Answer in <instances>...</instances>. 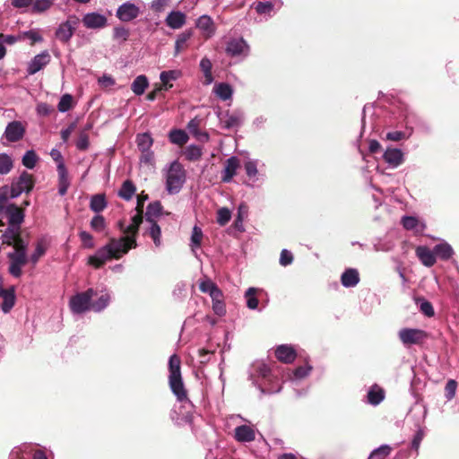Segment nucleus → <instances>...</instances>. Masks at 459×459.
<instances>
[{"mask_svg": "<svg viewBox=\"0 0 459 459\" xmlns=\"http://www.w3.org/2000/svg\"><path fill=\"white\" fill-rule=\"evenodd\" d=\"M136 141L141 152L150 151L153 143V140L148 133L137 135Z\"/></svg>", "mask_w": 459, "mask_h": 459, "instance_id": "obj_39", "label": "nucleus"}, {"mask_svg": "<svg viewBox=\"0 0 459 459\" xmlns=\"http://www.w3.org/2000/svg\"><path fill=\"white\" fill-rule=\"evenodd\" d=\"M256 290L255 288H249L246 291L247 306L250 309H255L258 307V299L255 297Z\"/></svg>", "mask_w": 459, "mask_h": 459, "instance_id": "obj_49", "label": "nucleus"}, {"mask_svg": "<svg viewBox=\"0 0 459 459\" xmlns=\"http://www.w3.org/2000/svg\"><path fill=\"white\" fill-rule=\"evenodd\" d=\"M383 158L386 163L393 167H398L403 160V154L399 149H387Z\"/></svg>", "mask_w": 459, "mask_h": 459, "instance_id": "obj_25", "label": "nucleus"}, {"mask_svg": "<svg viewBox=\"0 0 459 459\" xmlns=\"http://www.w3.org/2000/svg\"><path fill=\"white\" fill-rule=\"evenodd\" d=\"M203 231L202 229L198 226H195L193 228L192 236H191V247L194 248L200 247L203 240Z\"/></svg>", "mask_w": 459, "mask_h": 459, "instance_id": "obj_44", "label": "nucleus"}, {"mask_svg": "<svg viewBox=\"0 0 459 459\" xmlns=\"http://www.w3.org/2000/svg\"><path fill=\"white\" fill-rule=\"evenodd\" d=\"M13 168V160L7 154L2 153V174L8 173Z\"/></svg>", "mask_w": 459, "mask_h": 459, "instance_id": "obj_60", "label": "nucleus"}, {"mask_svg": "<svg viewBox=\"0 0 459 459\" xmlns=\"http://www.w3.org/2000/svg\"><path fill=\"white\" fill-rule=\"evenodd\" d=\"M38 157L33 150L27 151L22 157V165L28 169H33L36 166Z\"/></svg>", "mask_w": 459, "mask_h": 459, "instance_id": "obj_46", "label": "nucleus"}, {"mask_svg": "<svg viewBox=\"0 0 459 459\" xmlns=\"http://www.w3.org/2000/svg\"><path fill=\"white\" fill-rule=\"evenodd\" d=\"M186 170L183 165L178 160H174L170 164L166 176L167 191L171 195L178 193L186 182Z\"/></svg>", "mask_w": 459, "mask_h": 459, "instance_id": "obj_6", "label": "nucleus"}, {"mask_svg": "<svg viewBox=\"0 0 459 459\" xmlns=\"http://www.w3.org/2000/svg\"><path fill=\"white\" fill-rule=\"evenodd\" d=\"M293 262V255L287 249H283L281 252L280 264L282 266H287Z\"/></svg>", "mask_w": 459, "mask_h": 459, "instance_id": "obj_59", "label": "nucleus"}, {"mask_svg": "<svg viewBox=\"0 0 459 459\" xmlns=\"http://www.w3.org/2000/svg\"><path fill=\"white\" fill-rule=\"evenodd\" d=\"M136 247L137 243L132 238H112L104 247L99 248L95 255L89 256L88 264L91 265L95 269H100L107 261L111 259H120L130 249L135 248Z\"/></svg>", "mask_w": 459, "mask_h": 459, "instance_id": "obj_1", "label": "nucleus"}, {"mask_svg": "<svg viewBox=\"0 0 459 459\" xmlns=\"http://www.w3.org/2000/svg\"><path fill=\"white\" fill-rule=\"evenodd\" d=\"M74 100L72 95L66 93L64 94L57 105V108L60 112H66L73 108Z\"/></svg>", "mask_w": 459, "mask_h": 459, "instance_id": "obj_47", "label": "nucleus"}, {"mask_svg": "<svg viewBox=\"0 0 459 459\" xmlns=\"http://www.w3.org/2000/svg\"><path fill=\"white\" fill-rule=\"evenodd\" d=\"M169 140L172 143L183 146L188 141V135L186 133L180 129H175L169 133Z\"/></svg>", "mask_w": 459, "mask_h": 459, "instance_id": "obj_36", "label": "nucleus"}, {"mask_svg": "<svg viewBox=\"0 0 459 459\" xmlns=\"http://www.w3.org/2000/svg\"><path fill=\"white\" fill-rule=\"evenodd\" d=\"M181 360L180 358L173 354L169 360V384L172 393L176 395L178 402H185L187 398V392L185 388L181 377Z\"/></svg>", "mask_w": 459, "mask_h": 459, "instance_id": "obj_4", "label": "nucleus"}, {"mask_svg": "<svg viewBox=\"0 0 459 459\" xmlns=\"http://www.w3.org/2000/svg\"><path fill=\"white\" fill-rule=\"evenodd\" d=\"M50 62V56L48 51H44L34 56V58L29 64L27 72L29 74H35L40 71Z\"/></svg>", "mask_w": 459, "mask_h": 459, "instance_id": "obj_16", "label": "nucleus"}, {"mask_svg": "<svg viewBox=\"0 0 459 459\" xmlns=\"http://www.w3.org/2000/svg\"><path fill=\"white\" fill-rule=\"evenodd\" d=\"M161 209L162 205L159 201L149 204L145 213L146 221H153L154 218L160 214Z\"/></svg>", "mask_w": 459, "mask_h": 459, "instance_id": "obj_37", "label": "nucleus"}, {"mask_svg": "<svg viewBox=\"0 0 459 459\" xmlns=\"http://www.w3.org/2000/svg\"><path fill=\"white\" fill-rule=\"evenodd\" d=\"M19 38L22 39V40H24L26 39H30L31 46H33L37 42H41L43 40V38L39 34V32L33 30L20 34Z\"/></svg>", "mask_w": 459, "mask_h": 459, "instance_id": "obj_51", "label": "nucleus"}, {"mask_svg": "<svg viewBox=\"0 0 459 459\" xmlns=\"http://www.w3.org/2000/svg\"><path fill=\"white\" fill-rule=\"evenodd\" d=\"M385 398V391L377 385L371 386L368 393V402L372 405L379 404Z\"/></svg>", "mask_w": 459, "mask_h": 459, "instance_id": "obj_28", "label": "nucleus"}, {"mask_svg": "<svg viewBox=\"0 0 459 459\" xmlns=\"http://www.w3.org/2000/svg\"><path fill=\"white\" fill-rule=\"evenodd\" d=\"M2 213L4 214L8 223V227L2 233V239H12L13 241V238H22L21 226L24 221V208L14 204L6 206L2 205Z\"/></svg>", "mask_w": 459, "mask_h": 459, "instance_id": "obj_3", "label": "nucleus"}, {"mask_svg": "<svg viewBox=\"0 0 459 459\" xmlns=\"http://www.w3.org/2000/svg\"><path fill=\"white\" fill-rule=\"evenodd\" d=\"M248 47L244 39H231L228 42L225 52L228 56H240Z\"/></svg>", "mask_w": 459, "mask_h": 459, "instance_id": "obj_20", "label": "nucleus"}, {"mask_svg": "<svg viewBox=\"0 0 459 459\" xmlns=\"http://www.w3.org/2000/svg\"><path fill=\"white\" fill-rule=\"evenodd\" d=\"M212 63L207 57H204L200 62V68L203 71L205 77V83L210 84L213 78L212 74Z\"/></svg>", "mask_w": 459, "mask_h": 459, "instance_id": "obj_41", "label": "nucleus"}, {"mask_svg": "<svg viewBox=\"0 0 459 459\" xmlns=\"http://www.w3.org/2000/svg\"><path fill=\"white\" fill-rule=\"evenodd\" d=\"M245 170L249 178H254L257 175L256 163L253 160H248L245 163Z\"/></svg>", "mask_w": 459, "mask_h": 459, "instance_id": "obj_57", "label": "nucleus"}, {"mask_svg": "<svg viewBox=\"0 0 459 459\" xmlns=\"http://www.w3.org/2000/svg\"><path fill=\"white\" fill-rule=\"evenodd\" d=\"M199 123L200 121L196 118L190 120L187 125V129L198 141L203 143L207 142L209 140V135L206 132H202L199 129Z\"/></svg>", "mask_w": 459, "mask_h": 459, "instance_id": "obj_26", "label": "nucleus"}, {"mask_svg": "<svg viewBox=\"0 0 459 459\" xmlns=\"http://www.w3.org/2000/svg\"><path fill=\"white\" fill-rule=\"evenodd\" d=\"M359 281L358 270L353 268L346 269L341 276V282L346 288L356 286Z\"/></svg>", "mask_w": 459, "mask_h": 459, "instance_id": "obj_24", "label": "nucleus"}, {"mask_svg": "<svg viewBox=\"0 0 459 459\" xmlns=\"http://www.w3.org/2000/svg\"><path fill=\"white\" fill-rule=\"evenodd\" d=\"M217 285L211 280H206L199 284V290L204 293L210 294L212 292L213 289H215Z\"/></svg>", "mask_w": 459, "mask_h": 459, "instance_id": "obj_61", "label": "nucleus"}, {"mask_svg": "<svg viewBox=\"0 0 459 459\" xmlns=\"http://www.w3.org/2000/svg\"><path fill=\"white\" fill-rule=\"evenodd\" d=\"M402 224L407 230H414L416 234H422L426 229V225L420 222L416 217L404 216L402 219Z\"/></svg>", "mask_w": 459, "mask_h": 459, "instance_id": "obj_23", "label": "nucleus"}, {"mask_svg": "<svg viewBox=\"0 0 459 459\" xmlns=\"http://www.w3.org/2000/svg\"><path fill=\"white\" fill-rule=\"evenodd\" d=\"M435 256L442 260H448L454 255L452 247L447 243H440L434 247Z\"/></svg>", "mask_w": 459, "mask_h": 459, "instance_id": "obj_30", "label": "nucleus"}, {"mask_svg": "<svg viewBox=\"0 0 459 459\" xmlns=\"http://www.w3.org/2000/svg\"><path fill=\"white\" fill-rule=\"evenodd\" d=\"M93 288H89L85 291L79 292L71 297L69 307L74 314H83L91 310V299H93Z\"/></svg>", "mask_w": 459, "mask_h": 459, "instance_id": "obj_7", "label": "nucleus"}, {"mask_svg": "<svg viewBox=\"0 0 459 459\" xmlns=\"http://www.w3.org/2000/svg\"><path fill=\"white\" fill-rule=\"evenodd\" d=\"M186 21V16L185 13L179 11H172L170 12L166 18V24L174 30H178L182 28Z\"/></svg>", "mask_w": 459, "mask_h": 459, "instance_id": "obj_19", "label": "nucleus"}, {"mask_svg": "<svg viewBox=\"0 0 459 459\" xmlns=\"http://www.w3.org/2000/svg\"><path fill=\"white\" fill-rule=\"evenodd\" d=\"M241 123V119L238 115H230L229 113L220 115V124L221 128L231 129L238 127Z\"/></svg>", "mask_w": 459, "mask_h": 459, "instance_id": "obj_27", "label": "nucleus"}, {"mask_svg": "<svg viewBox=\"0 0 459 459\" xmlns=\"http://www.w3.org/2000/svg\"><path fill=\"white\" fill-rule=\"evenodd\" d=\"M234 437L238 442H251L255 438L254 429L247 425H241L235 429Z\"/></svg>", "mask_w": 459, "mask_h": 459, "instance_id": "obj_21", "label": "nucleus"}, {"mask_svg": "<svg viewBox=\"0 0 459 459\" xmlns=\"http://www.w3.org/2000/svg\"><path fill=\"white\" fill-rule=\"evenodd\" d=\"M25 134V127L20 121L9 123L5 128L4 135L9 142H17L21 140Z\"/></svg>", "mask_w": 459, "mask_h": 459, "instance_id": "obj_12", "label": "nucleus"}, {"mask_svg": "<svg viewBox=\"0 0 459 459\" xmlns=\"http://www.w3.org/2000/svg\"><path fill=\"white\" fill-rule=\"evenodd\" d=\"M216 95L222 100H227L232 96V88L230 84L221 82L215 86L214 90Z\"/></svg>", "mask_w": 459, "mask_h": 459, "instance_id": "obj_38", "label": "nucleus"}, {"mask_svg": "<svg viewBox=\"0 0 459 459\" xmlns=\"http://www.w3.org/2000/svg\"><path fill=\"white\" fill-rule=\"evenodd\" d=\"M82 22L87 29H100L107 25L108 20L98 13H89L83 16Z\"/></svg>", "mask_w": 459, "mask_h": 459, "instance_id": "obj_13", "label": "nucleus"}, {"mask_svg": "<svg viewBox=\"0 0 459 459\" xmlns=\"http://www.w3.org/2000/svg\"><path fill=\"white\" fill-rule=\"evenodd\" d=\"M80 20L75 15H70L56 30V38L63 43H67L74 35Z\"/></svg>", "mask_w": 459, "mask_h": 459, "instance_id": "obj_9", "label": "nucleus"}, {"mask_svg": "<svg viewBox=\"0 0 459 459\" xmlns=\"http://www.w3.org/2000/svg\"><path fill=\"white\" fill-rule=\"evenodd\" d=\"M2 244H6L13 247V250L6 255L9 261L8 272L13 277L19 278L22 273V266L28 263V243L22 238H13V241L12 239H2Z\"/></svg>", "mask_w": 459, "mask_h": 459, "instance_id": "obj_2", "label": "nucleus"}, {"mask_svg": "<svg viewBox=\"0 0 459 459\" xmlns=\"http://www.w3.org/2000/svg\"><path fill=\"white\" fill-rule=\"evenodd\" d=\"M75 145L76 148L80 151H86L89 148V134L86 130L80 132Z\"/></svg>", "mask_w": 459, "mask_h": 459, "instance_id": "obj_50", "label": "nucleus"}, {"mask_svg": "<svg viewBox=\"0 0 459 459\" xmlns=\"http://www.w3.org/2000/svg\"><path fill=\"white\" fill-rule=\"evenodd\" d=\"M53 5V0H33L30 12L40 13L46 12Z\"/></svg>", "mask_w": 459, "mask_h": 459, "instance_id": "obj_40", "label": "nucleus"}, {"mask_svg": "<svg viewBox=\"0 0 459 459\" xmlns=\"http://www.w3.org/2000/svg\"><path fill=\"white\" fill-rule=\"evenodd\" d=\"M274 353L277 359L285 364L292 363L297 357L294 348L287 344L279 345Z\"/></svg>", "mask_w": 459, "mask_h": 459, "instance_id": "obj_15", "label": "nucleus"}, {"mask_svg": "<svg viewBox=\"0 0 459 459\" xmlns=\"http://www.w3.org/2000/svg\"><path fill=\"white\" fill-rule=\"evenodd\" d=\"M196 26L198 29L202 30L207 37H210L214 32L213 22L208 15L199 17L196 22Z\"/></svg>", "mask_w": 459, "mask_h": 459, "instance_id": "obj_29", "label": "nucleus"}, {"mask_svg": "<svg viewBox=\"0 0 459 459\" xmlns=\"http://www.w3.org/2000/svg\"><path fill=\"white\" fill-rule=\"evenodd\" d=\"M123 231L126 234L125 237L132 238H134L136 241L135 237L138 234L139 227H137L136 225L131 223L125 230H123Z\"/></svg>", "mask_w": 459, "mask_h": 459, "instance_id": "obj_63", "label": "nucleus"}, {"mask_svg": "<svg viewBox=\"0 0 459 459\" xmlns=\"http://www.w3.org/2000/svg\"><path fill=\"white\" fill-rule=\"evenodd\" d=\"M240 168L239 160L232 156L225 161L224 169L222 171L221 181L229 183L232 180L233 177L237 174L238 169Z\"/></svg>", "mask_w": 459, "mask_h": 459, "instance_id": "obj_14", "label": "nucleus"}, {"mask_svg": "<svg viewBox=\"0 0 459 459\" xmlns=\"http://www.w3.org/2000/svg\"><path fill=\"white\" fill-rule=\"evenodd\" d=\"M149 82L145 75H138L133 82L131 85V90L133 92L140 96L143 94L145 89L148 87Z\"/></svg>", "mask_w": 459, "mask_h": 459, "instance_id": "obj_32", "label": "nucleus"}, {"mask_svg": "<svg viewBox=\"0 0 459 459\" xmlns=\"http://www.w3.org/2000/svg\"><path fill=\"white\" fill-rule=\"evenodd\" d=\"M420 312L428 317H432L435 315L434 307L432 304L422 299V301L420 305Z\"/></svg>", "mask_w": 459, "mask_h": 459, "instance_id": "obj_55", "label": "nucleus"}, {"mask_svg": "<svg viewBox=\"0 0 459 459\" xmlns=\"http://www.w3.org/2000/svg\"><path fill=\"white\" fill-rule=\"evenodd\" d=\"M129 36V30L124 27L114 28V38L117 39L126 40Z\"/></svg>", "mask_w": 459, "mask_h": 459, "instance_id": "obj_62", "label": "nucleus"}, {"mask_svg": "<svg viewBox=\"0 0 459 459\" xmlns=\"http://www.w3.org/2000/svg\"><path fill=\"white\" fill-rule=\"evenodd\" d=\"M415 253L421 264L427 267H431L436 264V256L434 249L430 250L426 246H419L415 249Z\"/></svg>", "mask_w": 459, "mask_h": 459, "instance_id": "obj_17", "label": "nucleus"}, {"mask_svg": "<svg viewBox=\"0 0 459 459\" xmlns=\"http://www.w3.org/2000/svg\"><path fill=\"white\" fill-rule=\"evenodd\" d=\"M79 237L82 241V245L84 248H93L94 241L91 234L85 230H82L79 232Z\"/></svg>", "mask_w": 459, "mask_h": 459, "instance_id": "obj_53", "label": "nucleus"}, {"mask_svg": "<svg viewBox=\"0 0 459 459\" xmlns=\"http://www.w3.org/2000/svg\"><path fill=\"white\" fill-rule=\"evenodd\" d=\"M424 431L422 429H419L415 435H414V437L411 441V448L414 449L417 454L419 453V448H420V443L424 437Z\"/></svg>", "mask_w": 459, "mask_h": 459, "instance_id": "obj_58", "label": "nucleus"}, {"mask_svg": "<svg viewBox=\"0 0 459 459\" xmlns=\"http://www.w3.org/2000/svg\"><path fill=\"white\" fill-rule=\"evenodd\" d=\"M398 337L405 346L422 345L429 338V333L418 328H403L398 332Z\"/></svg>", "mask_w": 459, "mask_h": 459, "instance_id": "obj_8", "label": "nucleus"}, {"mask_svg": "<svg viewBox=\"0 0 459 459\" xmlns=\"http://www.w3.org/2000/svg\"><path fill=\"white\" fill-rule=\"evenodd\" d=\"M106 196L104 194H97L91 196L90 208L94 212H100L107 207Z\"/></svg>", "mask_w": 459, "mask_h": 459, "instance_id": "obj_31", "label": "nucleus"}, {"mask_svg": "<svg viewBox=\"0 0 459 459\" xmlns=\"http://www.w3.org/2000/svg\"><path fill=\"white\" fill-rule=\"evenodd\" d=\"M212 309H213L214 313L220 316L225 315L226 308H225V304H224L223 300H221L218 302H213Z\"/></svg>", "mask_w": 459, "mask_h": 459, "instance_id": "obj_64", "label": "nucleus"}, {"mask_svg": "<svg viewBox=\"0 0 459 459\" xmlns=\"http://www.w3.org/2000/svg\"><path fill=\"white\" fill-rule=\"evenodd\" d=\"M93 298L96 299H91V310L94 312H100L104 310L110 302L111 296L108 290L105 288H93Z\"/></svg>", "mask_w": 459, "mask_h": 459, "instance_id": "obj_10", "label": "nucleus"}, {"mask_svg": "<svg viewBox=\"0 0 459 459\" xmlns=\"http://www.w3.org/2000/svg\"><path fill=\"white\" fill-rule=\"evenodd\" d=\"M139 13V7L130 2L121 4L117 10V17L122 22H130L137 18Z\"/></svg>", "mask_w": 459, "mask_h": 459, "instance_id": "obj_11", "label": "nucleus"}, {"mask_svg": "<svg viewBox=\"0 0 459 459\" xmlns=\"http://www.w3.org/2000/svg\"><path fill=\"white\" fill-rule=\"evenodd\" d=\"M230 218H231V212L228 208L222 207L218 210L217 222L221 226L226 225L230 221Z\"/></svg>", "mask_w": 459, "mask_h": 459, "instance_id": "obj_52", "label": "nucleus"}, {"mask_svg": "<svg viewBox=\"0 0 459 459\" xmlns=\"http://www.w3.org/2000/svg\"><path fill=\"white\" fill-rule=\"evenodd\" d=\"M456 387H457V383L455 380L451 379L446 383V387H445V392H446V397L447 399L450 400L455 396Z\"/></svg>", "mask_w": 459, "mask_h": 459, "instance_id": "obj_56", "label": "nucleus"}, {"mask_svg": "<svg viewBox=\"0 0 459 459\" xmlns=\"http://www.w3.org/2000/svg\"><path fill=\"white\" fill-rule=\"evenodd\" d=\"M58 173V193L60 195H65L70 186V178L68 177L67 169L65 164H57Z\"/></svg>", "mask_w": 459, "mask_h": 459, "instance_id": "obj_18", "label": "nucleus"}, {"mask_svg": "<svg viewBox=\"0 0 459 459\" xmlns=\"http://www.w3.org/2000/svg\"><path fill=\"white\" fill-rule=\"evenodd\" d=\"M136 191V187L131 180H126L118 192V196L126 201L132 199Z\"/></svg>", "mask_w": 459, "mask_h": 459, "instance_id": "obj_33", "label": "nucleus"}, {"mask_svg": "<svg viewBox=\"0 0 459 459\" xmlns=\"http://www.w3.org/2000/svg\"><path fill=\"white\" fill-rule=\"evenodd\" d=\"M91 227L93 230L102 231L106 227V221L102 215H95L91 221Z\"/></svg>", "mask_w": 459, "mask_h": 459, "instance_id": "obj_54", "label": "nucleus"}, {"mask_svg": "<svg viewBox=\"0 0 459 459\" xmlns=\"http://www.w3.org/2000/svg\"><path fill=\"white\" fill-rule=\"evenodd\" d=\"M192 37V31L191 30H186L182 33H180L178 36V39L175 43V54L174 56H178L181 51L186 48L187 40Z\"/></svg>", "mask_w": 459, "mask_h": 459, "instance_id": "obj_35", "label": "nucleus"}, {"mask_svg": "<svg viewBox=\"0 0 459 459\" xmlns=\"http://www.w3.org/2000/svg\"><path fill=\"white\" fill-rule=\"evenodd\" d=\"M16 300L15 288L12 286L7 290L2 289V311L9 312L14 306Z\"/></svg>", "mask_w": 459, "mask_h": 459, "instance_id": "obj_22", "label": "nucleus"}, {"mask_svg": "<svg viewBox=\"0 0 459 459\" xmlns=\"http://www.w3.org/2000/svg\"><path fill=\"white\" fill-rule=\"evenodd\" d=\"M151 223V228L149 230V235L152 238L156 247L160 246V237L161 230L160 226L157 224L155 221H149Z\"/></svg>", "mask_w": 459, "mask_h": 459, "instance_id": "obj_45", "label": "nucleus"}, {"mask_svg": "<svg viewBox=\"0 0 459 459\" xmlns=\"http://www.w3.org/2000/svg\"><path fill=\"white\" fill-rule=\"evenodd\" d=\"M391 451V446H389L388 445H383L380 447L373 450L370 453L368 459H385L390 455Z\"/></svg>", "mask_w": 459, "mask_h": 459, "instance_id": "obj_43", "label": "nucleus"}, {"mask_svg": "<svg viewBox=\"0 0 459 459\" xmlns=\"http://www.w3.org/2000/svg\"><path fill=\"white\" fill-rule=\"evenodd\" d=\"M184 155L189 161L198 160L202 157V149L197 145H189L186 149Z\"/></svg>", "mask_w": 459, "mask_h": 459, "instance_id": "obj_42", "label": "nucleus"}, {"mask_svg": "<svg viewBox=\"0 0 459 459\" xmlns=\"http://www.w3.org/2000/svg\"><path fill=\"white\" fill-rule=\"evenodd\" d=\"M46 250H47V247L44 244V241L43 240H39L38 241L37 243V246H36V248L34 250V252L32 253V255H30V262L33 264H36L39 261V259L45 255L46 253Z\"/></svg>", "mask_w": 459, "mask_h": 459, "instance_id": "obj_48", "label": "nucleus"}, {"mask_svg": "<svg viewBox=\"0 0 459 459\" xmlns=\"http://www.w3.org/2000/svg\"><path fill=\"white\" fill-rule=\"evenodd\" d=\"M179 74L178 71L176 70H170V71H164L160 74V81H161V86L164 91H168L172 87L171 81L178 79Z\"/></svg>", "mask_w": 459, "mask_h": 459, "instance_id": "obj_34", "label": "nucleus"}, {"mask_svg": "<svg viewBox=\"0 0 459 459\" xmlns=\"http://www.w3.org/2000/svg\"><path fill=\"white\" fill-rule=\"evenodd\" d=\"M34 185L35 179L33 175L23 171L18 178L13 179L10 186H2V203L8 198H15L22 193H30Z\"/></svg>", "mask_w": 459, "mask_h": 459, "instance_id": "obj_5", "label": "nucleus"}]
</instances>
